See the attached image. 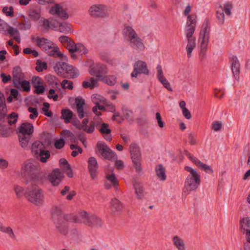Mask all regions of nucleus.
Instances as JSON below:
<instances>
[{"label": "nucleus", "mask_w": 250, "mask_h": 250, "mask_svg": "<svg viewBox=\"0 0 250 250\" xmlns=\"http://www.w3.org/2000/svg\"><path fill=\"white\" fill-rule=\"evenodd\" d=\"M21 175L26 179V184L29 182L28 179L34 181H40L42 177L39 164L32 160L26 161L22 166Z\"/></svg>", "instance_id": "f257e3e1"}, {"label": "nucleus", "mask_w": 250, "mask_h": 250, "mask_svg": "<svg viewBox=\"0 0 250 250\" xmlns=\"http://www.w3.org/2000/svg\"><path fill=\"white\" fill-rule=\"evenodd\" d=\"M187 21L186 23V27L185 29L186 36L188 40V44L186 46V50L187 52L188 57L190 58L191 53L193 50L195 48L196 42L195 38L193 36L194 33L196 26V16L188 15Z\"/></svg>", "instance_id": "f03ea898"}, {"label": "nucleus", "mask_w": 250, "mask_h": 250, "mask_svg": "<svg viewBox=\"0 0 250 250\" xmlns=\"http://www.w3.org/2000/svg\"><path fill=\"white\" fill-rule=\"evenodd\" d=\"M25 198L36 206L42 205L44 201L42 190L37 185L32 184L24 193Z\"/></svg>", "instance_id": "7ed1b4c3"}, {"label": "nucleus", "mask_w": 250, "mask_h": 250, "mask_svg": "<svg viewBox=\"0 0 250 250\" xmlns=\"http://www.w3.org/2000/svg\"><path fill=\"white\" fill-rule=\"evenodd\" d=\"M37 45L49 56L63 58V54L59 51V48L51 41L44 38L37 37Z\"/></svg>", "instance_id": "20e7f679"}, {"label": "nucleus", "mask_w": 250, "mask_h": 250, "mask_svg": "<svg viewBox=\"0 0 250 250\" xmlns=\"http://www.w3.org/2000/svg\"><path fill=\"white\" fill-rule=\"evenodd\" d=\"M54 70L58 74L68 79H74L79 75L78 69L65 62H58L54 67Z\"/></svg>", "instance_id": "39448f33"}, {"label": "nucleus", "mask_w": 250, "mask_h": 250, "mask_svg": "<svg viewBox=\"0 0 250 250\" xmlns=\"http://www.w3.org/2000/svg\"><path fill=\"white\" fill-rule=\"evenodd\" d=\"M185 170L189 172L185 182V188L188 191L197 189L201 183V176L197 172L190 167H185Z\"/></svg>", "instance_id": "423d86ee"}, {"label": "nucleus", "mask_w": 250, "mask_h": 250, "mask_svg": "<svg viewBox=\"0 0 250 250\" xmlns=\"http://www.w3.org/2000/svg\"><path fill=\"white\" fill-rule=\"evenodd\" d=\"M123 34L126 36L127 41L129 42V45L132 48L141 51L144 49L145 47L143 40L131 27L125 26Z\"/></svg>", "instance_id": "0eeeda50"}, {"label": "nucleus", "mask_w": 250, "mask_h": 250, "mask_svg": "<svg viewBox=\"0 0 250 250\" xmlns=\"http://www.w3.org/2000/svg\"><path fill=\"white\" fill-rule=\"evenodd\" d=\"M31 149L34 157L42 163H46L50 157L49 151L45 150L44 144L40 141H35Z\"/></svg>", "instance_id": "6e6552de"}, {"label": "nucleus", "mask_w": 250, "mask_h": 250, "mask_svg": "<svg viewBox=\"0 0 250 250\" xmlns=\"http://www.w3.org/2000/svg\"><path fill=\"white\" fill-rule=\"evenodd\" d=\"M209 28L208 21H206L202 25V29L200 33L199 39L202 40L201 42V48L199 52V57L201 61L203 62L205 59L206 50L209 40Z\"/></svg>", "instance_id": "1a4fd4ad"}, {"label": "nucleus", "mask_w": 250, "mask_h": 250, "mask_svg": "<svg viewBox=\"0 0 250 250\" xmlns=\"http://www.w3.org/2000/svg\"><path fill=\"white\" fill-rule=\"evenodd\" d=\"M80 217L81 218V223L91 227L99 228L101 227L103 222L101 219L95 214H88L85 211L80 212Z\"/></svg>", "instance_id": "9d476101"}, {"label": "nucleus", "mask_w": 250, "mask_h": 250, "mask_svg": "<svg viewBox=\"0 0 250 250\" xmlns=\"http://www.w3.org/2000/svg\"><path fill=\"white\" fill-rule=\"evenodd\" d=\"M97 147L103 158L105 160L115 161L117 159L116 154L104 142H98Z\"/></svg>", "instance_id": "9b49d317"}, {"label": "nucleus", "mask_w": 250, "mask_h": 250, "mask_svg": "<svg viewBox=\"0 0 250 250\" xmlns=\"http://www.w3.org/2000/svg\"><path fill=\"white\" fill-rule=\"evenodd\" d=\"M131 158L134 167L138 173L142 170L140 163L141 154L139 147L135 144H131L129 146Z\"/></svg>", "instance_id": "f8f14e48"}, {"label": "nucleus", "mask_w": 250, "mask_h": 250, "mask_svg": "<svg viewBox=\"0 0 250 250\" xmlns=\"http://www.w3.org/2000/svg\"><path fill=\"white\" fill-rule=\"evenodd\" d=\"M149 71L147 69L146 63L142 61H137L133 65V71L131 74L132 77H137L138 74L148 75Z\"/></svg>", "instance_id": "ddd939ff"}, {"label": "nucleus", "mask_w": 250, "mask_h": 250, "mask_svg": "<svg viewBox=\"0 0 250 250\" xmlns=\"http://www.w3.org/2000/svg\"><path fill=\"white\" fill-rule=\"evenodd\" d=\"M7 109L5 112H3V110L0 111V121L2 124H5L6 126L11 125L12 124H15L18 118V114L15 112H12L9 115H7Z\"/></svg>", "instance_id": "4468645a"}, {"label": "nucleus", "mask_w": 250, "mask_h": 250, "mask_svg": "<svg viewBox=\"0 0 250 250\" xmlns=\"http://www.w3.org/2000/svg\"><path fill=\"white\" fill-rule=\"evenodd\" d=\"M90 15L95 18H103L106 16L105 7L102 4H94L88 10Z\"/></svg>", "instance_id": "2eb2a0df"}, {"label": "nucleus", "mask_w": 250, "mask_h": 250, "mask_svg": "<svg viewBox=\"0 0 250 250\" xmlns=\"http://www.w3.org/2000/svg\"><path fill=\"white\" fill-rule=\"evenodd\" d=\"M70 47V53L73 59H76L77 56L75 52H78L82 54H86L88 53L87 49L82 43H72Z\"/></svg>", "instance_id": "dca6fc26"}, {"label": "nucleus", "mask_w": 250, "mask_h": 250, "mask_svg": "<svg viewBox=\"0 0 250 250\" xmlns=\"http://www.w3.org/2000/svg\"><path fill=\"white\" fill-rule=\"evenodd\" d=\"M124 208L123 204L116 198L111 200L110 203V208L111 213L114 216L120 215Z\"/></svg>", "instance_id": "f3484780"}, {"label": "nucleus", "mask_w": 250, "mask_h": 250, "mask_svg": "<svg viewBox=\"0 0 250 250\" xmlns=\"http://www.w3.org/2000/svg\"><path fill=\"white\" fill-rule=\"evenodd\" d=\"M63 177V174L58 169H54L49 175L48 179L50 183L54 186H57L62 181Z\"/></svg>", "instance_id": "a211bd4d"}, {"label": "nucleus", "mask_w": 250, "mask_h": 250, "mask_svg": "<svg viewBox=\"0 0 250 250\" xmlns=\"http://www.w3.org/2000/svg\"><path fill=\"white\" fill-rule=\"evenodd\" d=\"M107 72L106 67L103 64H97L91 68L90 74L99 78H103V75Z\"/></svg>", "instance_id": "6ab92c4d"}, {"label": "nucleus", "mask_w": 250, "mask_h": 250, "mask_svg": "<svg viewBox=\"0 0 250 250\" xmlns=\"http://www.w3.org/2000/svg\"><path fill=\"white\" fill-rule=\"evenodd\" d=\"M41 8L38 5H31L27 11L28 17L34 21H38L41 16Z\"/></svg>", "instance_id": "aec40b11"}, {"label": "nucleus", "mask_w": 250, "mask_h": 250, "mask_svg": "<svg viewBox=\"0 0 250 250\" xmlns=\"http://www.w3.org/2000/svg\"><path fill=\"white\" fill-rule=\"evenodd\" d=\"M88 168L91 178L94 179L96 177L98 168L97 161L95 157H90L88 159Z\"/></svg>", "instance_id": "412c9836"}, {"label": "nucleus", "mask_w": 250, "mask_h": 250, "mask_svg": "<svg viewBox=\"0 0 250 250\" xmlns=\"http://www.w3.org/2000/svg\"><path fill=\"white\" fill-rule=\"evenodd\" d=\"M19 130V135L31 136V135L33 132L34 127L32 124L25 123L21 125Z\"/></svg>", "instance_id": "4be33fe9"}, {"label": "nucleus", "mask_w": 250, "mask_h": 250, "mask_svg": "<svg viewBox=\"0 0 250 250\" xmlns=\"http://www.w3.org/2000/svg\"><path fill=\"white\" fill-rule=\"evenodd\" d=\"M50 13L52 15L57 14L59 17L64 20L68 18V14L66 11L59 4H56L51 7Z\"/></svg>", "instance_id": "5701e85b"}, {"label": "nucleus", "mask_w": 250, "mask_h": 250, "mask_svg": "<svg viewBox=\"0 0 250 250\" xmlns=\"http://www.w3.org/2000/svg\"><path fill=\"white\" fill-rule=\"evenodd\" d=\"M56 229L62 235H66L68 232V226L67 223L62 219L56 220L54 222Z\"/></svg>", "instance_id": "b1692460"}, {"label": "nucleus", "mask_w": 250, "mask_h": 250, "mask_svg": "<svg viewBox=\"0 0 250 250\" xmlns=\"http://www.w3.org/2000/svg\"><path fill=\"white\" fill-rule=\"evenodd\" d=\"M13 83L15 84L22 80L24 78V74L22 72L21 68L19 66H15L12 72Z\"/></svg>", "instance_id": "393cba45"}, {"label": "nucleus", "mask_w": 250, "mask_h": 250, "mask_svg": "<svg viewBox=\"0 0 250 250\" xmlns=\"http://www.w3.org/2000/svg\"><path fill=\"white\" fill-rule=\"evenodd\" d=\"M240 64L238 58L235 56H233L231 62V70L236 79L239 78Z\"/></svg>", "instance_id": "a878e982"}, {"label": "nucleus", "mask_w": 250, "mask_h": 250, "mask_svg": "<svg viewBox=\"0 0 250 250\" xmlns=\"http://www.w3.org/2000/svg\"><path fill=\"white\" fill-rule=\"evenodd\" d=\"M77 113L80 118L82 119L84 117L83 106L85 104V101L81 97L75 98Z\"/></svg>", "instance_id": "bb28decb"}, {"label": "nucleus", "mask_w": 250, "mask_h": 250, "mask_svg": "<svg viewBox=\"0 0 250 250\" xmlns=\"http://www.w3.org/2000/svg\"><path fill=\"white\" fill-rule=\"evenodd\" d=\"M60 165L65 171L66 174L70 178L73 177L72 169L70 165L68 164L67 161L64 158H62L60 160Z\"/></svg>", "instance_id": "cd10ccee"}, {"label": "nucleus", "mask_w": 250, "mask_h": 250, "mask_svg": "<svg viewBox=\"0 0 250 250\" xmlns=\"http://www.w3.org/2000/svg\"><path fill=\"white\" fill-rule=\"evenodd\" d=\"M14 87L20 90H22L25 92H29L30 90V84L29 82L22 80L18 83L14 84Z\"/></svg>", "instance_id": "c85d7f7f"}, {"label": "nucleus", "mask_w": 250, "mask_h": 250, "mask_svg": "<svg viewBox=\"0 0 250 250\" xmlns=\"http://www.w3.org/2000/svg\"><path fill=\"white\" fill-rule=\"evenodd\" d=\"M99 131L102 134H106V136L104 137V138L107 141H110L112 139L111 135V130L109 128L108 124L106 123H103L101 125V128Z\"/></svg>", "instance_id": "c756f323"}, {"label": "nucleus", "mask_w": 250, "mask_h": 250, "mask_svg": "<svg viewBox=\"0 0 250 250\" xmlns=\"http://www.w3.org/2000/svg\"><path fill=\"white\" fill-rule=\"evenodd\" d=\"M62 220L66 222H70L75 223H81L80 212H79L77 215H74L73 214H65L62 218Z\"/></svg>", "instance_id": "7c9ffc66"}, {"label": "nucleus", "mask_w": 250, "mask_h": 250, "mask_svg": "<svg viewBox=\"0 0 250 250\" xmlns=\"http://www.w3.org/2000/svg\"><path fill=\"white\" fill-rule=\"evenodd\" d=\"M173 245L178 250H186V246L184 241L178 236H174L172 238Z\"/></svg>", "instance_id": "2f4dec72"}, {"label": "nucleus", "mask_w": 250, "mask_h": 250, "mask_svg": "<svg viewBox=\"0 0 250 250\" xmlns=\"http://www.w3.org/2000/svg\"><path fill=\"white\" fill-rule=\"evenodd\" d=\"M155 171L156 175L160 180H165L167 178L166 170L162 164L156 166Z\"/></svg>", "instance_id": "473e14b6"}, {"label": "nucleus", "mask_w": 250, "mask_h": 250, "mask_svg": "<svg viewBox=\"0 0 250 250\" xmlns=\"http://www.w3.org/2000/svg\"><path fill=\"white\" fill-rule=\"evenodd\" d=\"M0 231L7 234L12 239H16V236L12 228L10 227H5L0 221Z\"/></svg>", "instance_id": "72a5a7b5"}, {"label": "nucleus", "mask_w": 250, "mask_h": 250, "mask_svg": "<svg viewBox=\"0 0 250 250\" xmlns=\"http://www.w3.org/2000/svg\"><path fill=\"white\" fill-rule=\"evenodd\" d=\"M133 187L138 199H142L144 197V188L137 181H134L133 183Z\"/></svg>", "instance_id": "f704fd0d"}, {"label": "nucleus", "mask_w": 250, "mask_h": 250, "mask_svg": "<svg viewBox=\"0 0 250 250\" xmlns=\"http://www.w3.org/2000/svg\"><path fill=\"white\" fill-rule=\"evenodd\" d=\"M98 86V80L95 78L91 77L89 81H84L83 82V86L85 88H90L93 89Z\"/></svg>", "instance_id": "c9c22d12"}, {"label": "nucleus", "mask_w": 250, "mask_h": 250, "mask_svg": "<svg viewBox=\"0 0 250 250\" xmlns=\"http://www.w3.org/2000/svg\"><path fill=\"white\" fill-rule=\"evenodd\" d=\"M51 213L52 215V218L53 222H55L56 220L62 219V211L60 207L54 206L52 207L51 209Z\"/></svg>", "instance_id": "e433bc0d"}, {"label": "nucleus", "mask_w": 250, "mask_h": 250, "mask_svg": "<svg viewBox=\"0 0 250 250\" xmlns=\"http://www.w3.org/2000/svg\"><path fill=\"white\" fill-rule=\"evenodd\" d=\"M72 117L73 112L70 109H62V110L61 118L64 120L65 123H70V121L72 118Z\"/></svg>", "instance_id": "4c0bfd02"}, {"label": "nucleus", "mask_w": 250, "mask_h": 250, "mask_svg": "<svg viewBox=\"0 0 250 250\" xmlns=\"http://www.w3.org/2000/svg\"><path fill=\"white\" fill-rule=\"evenodd\" d=\"M58 31L65 34L70 33L72 32L71 25L67 22L60 23Z\"/></svg>", "instance_id": "58836bf2"}, {"label": "nucleus", "mask_w": 250, "mask_h": 250, "mask_svg": "<svg viewBox=\"0 0 250 250\" xmlns=\"http://www.w3.org/2000/svg\"><path fill=\"white\" fill-rule=\"evenodd\" d=\"M98 125V124H96V122L92 121L90 123L89 126L81 125V127H79V129H83L88 133H92L94 131L95 127Z\"/></svg>", "instance_id": "ea45409f"}, {"label": "nucleus", "mask_w": 250, "mask_h": 250, "mask_svg": "<svg viewBox=\"0 0 250 250\" xmlns=\"http://www.w3.org/2000/svg\"><path fill=\"white\" fill-rule=\"evenodd\" d=\"M240 223L241 230L243 233H245L246 230H249L246 229L245 227L250 228V218L249 217H244L240 220Z\"/></svg>", "instance_id": "a19ab883"}, {"label": "nucleus", "mask_w": 250, "mask_h": 250, "mask_svg": "<svg viewBox=\"0 0 250 250\" xmlns=\"http://www.w3.org/2000/svg\"><path fill=\"white\" fill-rule=\"evenodd\" d=\"M31 27V23L30 20L28 18L25 17H24L23 21L19 26V29L21 30H28Z\"/></svg>", "instance_id": "79ce46f5"}, {"label": "nucleus", "mask_w": 250, "mask_h": 250, "mask_svg": "<svg viewBox=\"0 0 250 250\" xmlns=\"http://www.w3.org/2000/svg\"><path fill=\"white\" fill-rule=\"evenodd\" d=\"M197 162V164L196 165V166L199 168H201L202 170L209 174H212L213 173V170L210 166L204 164L200 160Z\"/></svg>", "instance_id": "37998d69"}, {"label": "nucleus", "mask_w": 250, "mask_h": 250, "mask_svg": "<svg viewBox=\"0 0 250 250\" xmlns=\"http://www.w3.org/2000/svg\"><path fill=\"white\" fill-rule=\"evenodd\" d=\"M30 138L31 136L19 135V140L21 146L24 148L27 147Z\"/></svg>", "instance_id": "c03bdc74"}, {"label": "nucleus", "mask_w": 250, "mask_h": 250, "mask_svg": "<svg viewBox=\"0 0 250 250\" xmlns=\"http://www.w3.org/2000/svg\"><path fill=\"white\" fill-rule=\"evenodd\" d=\"M0 121V135L3 137H8L10 135L9 127Z\"/></svg>", "instance_id": "a18cd8bd"}, {"label": "nucleus", "mask_w": 250, "mask_h": 250, "mask_svg": "<svg viewBox=\"0 0 250 250\" xmlns=\"http://www.w3.org/2000/svg\"><path fill=\"white\" fill-rule=\"evenodd\" d=\"M100 80L104 82H105L107 84L110 85H114L116 82V78L114 76L104 77Z\"/></svg>", "instance_id": "49530a36"}, {"label": "nucleus", "mask_w": 250, "mask_h": 250, "mask_svg": "<svg viewBox=\"0 0 250 250\" xmlns=\"http://www.w3.org/2000/svg\"><path fill=\"white\" fill-rule=\"evenodd\" d=\"M59 41L61 42H66L67 43L66 48L69 50L70 52V47L72 43H75L72 40H71L70 38L66 36H62L59 39Z\"/></svg>", "instance_id": "de8ad7c7"}, {"label": "nucleus", "mask_w": 250, "mask_h": 250, "mask_svg": "<svg viewBox=\"0 0 250 250\" xmlns=\"http://www.w3.org/2000/svg\"><path fill=\"white\" fill-rule=\"evenodd\" d=\"M36 64V70L39 72H42L43 69H47L46 63L45 62H42L40 60L37 61Z\"/></svg>", "instance_id": "09e8293b"}, {"label": "nucleus", "mask_w": 250, "mask_h": 250, "mask_svg": "<svg viewBox=\"0 0 250 250\" xmlns=\"http://www.w3.org/2000/svg\"><path fill=\"white\" fill-rule=\"evenodd\" d=\"M45 79L48 84L52 85L53 87H54V85L57 86L58 85V83L56 82V78L53 75H47L45 76Z\"/></svg>", "instance_id": "8fccbe9b"}, {"label": "nucleus", "mask_w": 250, "mask_h": 250, "mask_svg": "<svg viewBox=\"0 0 250 250\" xmlns=\"http://www.w3.org/2000/svg\"><path fill=\"white\" fill-rule=\"evenodd\" d=\"M61 85L63 89L72 90L73 88V83L71 81L63 80L61 83Z\"/></svg>", "instance_id": "3c124183"}, {"label": "nucleus", "mask_w": 250, "mask_h": 250, "mask_svg": "<svg viewBox=\"0 0 250 250\" xmlns=\"http://www.w3.org/2000/svg\"><path fill=\"white\" fill-rule=\"evenodd\" d=\"M216 17L220 24H222L224 22V13L223 8H221L216 11Z\"/></svg>", "instance_id": "603ef678"}, {"label": "nucleus", "mask_w": 250, "mask_h": 250, "mask_svg": "<svg viewBox=\"0 0 250 250\" xmlns=\"http://www.w3.org/2000/svg\"><path fill=\"white\" fill-rule=\"evenodd\" d=\"M106 179L111 182L113 186L116 187L118 185V180L114 173L111 175L107 174L106 175Z\"/></svg>", "instance_id": "864d4df0"}, {"label": "nucleus", "mask_w": 250, "mask_h": 250, "mask_svg": "<svg viewBox=\"0 0 250 250\" xmlns=\"http://www.w3.org/2000/svg\"><path fill=\"white\" fill-rule=\"evenodd\" d=\"M3 110V112L6 110V106L5 104V100L4 95L0 92V111Z\"/></svg>", "instance_id": "5fc2aeb1"}, {"label": "nucleus", "mask_w": 250, "mask_h": 250, "mask_svg": "<svg viewBox=\"0 0 250 250\" xmlns=\"http://www.w3.org/2000/svg\"><path fill=\"white\" fill-rule=\"evenodd\" d=\"M2 12L7 16L12 17L14 15L13 7L12 6H10L9 7L4 6L2 8Z\"/></svg>", "instance_id": "6e6d98bb"}, {"label": "nucleus", "mask_w": 250, "mask_h": 250, "mask_svg": "<svg viewBox=\"0 0 250 250\" xmlns=\"http://www.w3.org/2000/svg\"><path fill=\"white\" fill-rule=\"evenodd\" d=\"M43 83V81L40 77L34 76L32 79V84L34 87H36L41 85Z\"/></svg>", "instance_id": "4d7b16f0"}, {"label": "nucleus", "mask_w": 250, "mask_h": 250, "mask_svg": "<svg viewBox=\"0 0 250 250\" xmlns=\"http://www.w3.org/2000/svg\"><path fill=\"white\" fill-rule=\"evenodd\" d=\"M14 190L18 198H20L23 196L24 189L20 186L16 185L14 186Z\"/></svg>", "instance_id": "13d9d810"}, {"label": "nucleus", "mask_w": 250, "mask_h": 250, "mask_svg": "<svg viewBox=\"0 0 250 250\" xmlns=\"http://www.w3.org/2000/svg\"><path fill=\"white\" fill-rule=\"evenodd\" d=\"M122 111L125 119L128 120H131V116L132 114V112L125 106H123L122 107Z\"/></svg>", "instance_id": "bf43d9fd"}, {"label": "nucleus", "mask_w": 250, "mask_h": 250, "mask_svg": "<svg viewBox=\"0 0 250 250\" xmlns=\"http://www.w3.org/2000/svg\"><path fill=\"white\" fill-rule=\"evenodd\" d=\"M43 107H42V111L44 112V115L47 117H50L52 115V113L51 111H48V108H49L50 104L48 103H43Z\"/></svg>", "instance_id": "052dcab7"}, {"label": "nucleus", "mask_w": 250, "mask_h": 250, "mask_svg": "<svg viewBox=\"0 0 250 250\" xmlns=\"http://www.w3.org/2000/svg\"><path fill=\"white\" fill-rule=\"evenodd\" d=\"M28 111L29 112L31 113L29 115V118L31 119H34L35 118H37L38 116V112L37 111V109L35 107H29L28 108Z\"/></svg>", "instance_id": "680f3d73"}, {"label": "nucleus", "mask_w": 250, "mask_h": 250, "mask_svg": "<svg viewBox=\"0 0 250 250\" xmlns=\"http://www.w3.org/2000/svg\"><path fill=\"white\" fill-rule=\"evenodd\" d=\"M159 81L163 84L164 86L168 90L170 91L172 90L170 83L168 82V81L166 79L165 77H163V78L159 79Z\"/></svg>", "instance_id": "e2e57ef3"}, {"label": "nucleus", "mask_w": 250, "mask_h": 250, "mask_svg": "<svg viewBox=\"0 0 250 250\" xmlns=\"http://www.w3.org/2000/svg\"><path fill=\"white\" fill-rule=\"evenodd\" d=\"M48 98L50 99H52L54 101L58 100V95L55 93V91L54 89L51 88L49 90Z\"/></svg>", "instance_id": "0e129e2a"}, {"label": "nucleus", "mask_w": 250, "mask_h": 250, "mask_svg": "<svg viewBox=\"0 0 250 250\" xmlns=\"http://www.w3.org/2000/svg\"><path fill=\"white\" fill-rule=\"evenodd\" d=\"M232 7V4L230 2L226 3L224 5L223 10L227 15H230L231 14V9Z\"/></svg>", "instance_id": "69168bd1"}, {"label": "nucleus", "mask_w": 250, "mask_h": 250, "mask_svg": "<svg viewBox=\"0 0 250 250\" xmlns=\"http://www.w3.org/2000/svg\"><path fill=\"white\" fill-rule=\"evenodd\" d=\"M65 142L63 139L57 140L54 143L55 147L57 149H61L64 145Z\"/></svg>", "instance_id": "338daca9"}, {"label": "nucleus", "mask_w": 250, "mask_h": 250, "mask_svg": "<svg viewBox=\"0 0 250 250\" xmlns=\"http://www.w3.org/2000/svg\"><path fill=\"white\" fill-rule=\"evenodd\" d=\"M42 26L43 28V31H47L49 29H50V21L47 19H44L42 21Z\"/></svg>", "instance_id": "774afa93"}]
</instances>
